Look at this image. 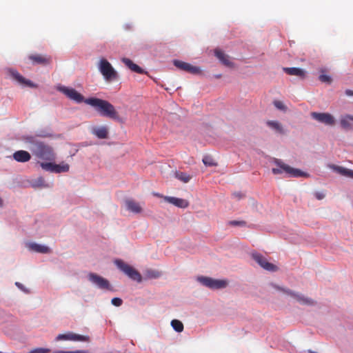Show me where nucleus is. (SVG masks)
I'll return each mask as SVG.
<instances>
[{
    "instance_id": "nucleus-1",
    "label": "nucleus",
    "mask_w": 353,
    "mask_h": 353,
    "mask_svg": "<svg viewBox=\"0 0 353 353\" xmlns=\"http://www.w3.org/2000/svg\"><path fill=\"white\" fill-rule=\"evenodd\" d=\"M24 143L28 145V148L38 159L46 161H53L55 154L53 148L45 142L39 140L34 136H26L23 139Z\"/></svg>"
},
{
    "instance_id": "nucleus-2",
    "label": "nucleus",
    "mask_w": 353,
    "mask_h": 353,
    "mask_svg": "<svg viewBox=\"0 0 353 353\" xmlns=\"http://www.w3.org/2000/svg\"><path fill=\"white\" fill-rule=\"evenodd\" d=\"M85 103L92 107L102 117L112 120H119V112L108 101L96 97H90L85 99Z\"/></svg>"
},
{
    "instance_id": "nucleus-3",
    "label": "nucleus",
    "mask_w": 353,
    "mask_h": 353,
    "mask_svg": "<svg viewBox=\"0 0 353 353\" xmlns=\"http://www.w3.org/2000/svg\"><path fill=\"white\" fill-rule=\"evenodd\" d=\"M85 103L92 107L102 117L112 120H119V112L108 101L96 97H90L85 99Z\"/></svg>"
},
{
    "instance_id": "nucleus-4",
    "label": "nucleus",
    "mask_w": 353,
    "mask_h": 353,
    "mask_svg": "<svg viewBox=\"0 0 353 353\" xmlns=\"http://www.w3.org/2000/svg\"><path fill=\"white\" fill-rule=\"evenodd\" d=\"M274 163L278 166V168L272 169V172L274 174H281L284 172L288 177H307L309 176L308 174L301 170L294 168L285 163L281 159H275Z\"/></svg>"
},
{
    "instance_id": "nucleus-5",
    "label": "nucleus",
    "mask_w": 353,
    "mask_h": 353,
    "mask_svg": "<svg viewBox=\"0 0 353 353\" xmlns=\"http://www.w3.org/2000/svg\"><path fill=\"white\" fill-rule=\"evenodd\" d=\"M196 279L203 285L212 290L223 289L228 285V281L224 279H215L204 276H198Z\"/></svg>"
},
{
    "instance_id": "nucleus-6",
    "label": "nucleus",
    "mask_w": 353,
    "mask_h": 353,
    "mask_svg": "<svg viewBox=\"0 0 353 353\" xmlns=\"http://www.w3.org/2000/svg\"><path fill=\"white\" fill-rule=\"evenodd\" d=\"M114 263L119 269H120L124 274H125L131 279L136 281L139 283L141 282L142 276L141 274L136 270L131 265L125 263L121 259H117Z\"/></svg>"
},
{
    "instance_id": "nucleus-7",
    "label": "nucleus",
    "mask_w": 353,
    "mask_h": 353,
    "mask_svg": "<svg viewBox=\"0 0 353 353\" xmlns=\"http://www.w3.org/2000/svg\"><path fill=\"white\" fill-rule=\"evenodd\" d=\"M99 69L106 81H110L118 78V74L112 65L105 59L100 60Z\"/></svg>"
},
{
    "instance_id": "nucleus-8",
    "label": "nucleus",
    "mask_w": 353,
    "mask_h": 353,
    "mask_svg": "<svg viewBox=\"0 0 353 353\" xmlns=\"http://www.w3.org/2000/svg\"><path fill=\"white\" fill-rule=\"evenodd\" d=\"M58 90L65 94L69 99L77 103H85V99L84 97L74 88L66 86H60L58 88Z\"/></svg>"
},
{
    "instance_id": "nucleus-9",
    "label": "nucleus",
    "mask_w": 353,
    "mask_h": 353,
    "mask_svg": "<svg viewBox=\"0 0 353 353\" xmlns=\"http://www.w3.org/2000/svg\"><path fill=\"white\" fill-rule=\"evenodd\" d=\"M310 115L312 119L327 125L335 124L334 117L330 113L312 112Z\"/></svg>"
},
{
    "instance_id": "nucleus-10",
    "label": "nucleus",
    "mask_w": 353,
    "mask_h": 353,
    "mask_svg": "<svg viewBox=\"0 0 353 353\" xmlns=\"http://www.w3.org/2000/svg\"><path fill=\"white\" fill-rule=\"evenodd\" d=\"M252 258L263 269L275 272L277 270V267L272 263H269L267 259L261 254L254 252L252 254Z\"/></svg>"
},
{
    "instance_id": "nucleus-11",
    "label": "nucleus",
    "mask_w": 353,
    "mask_h": 353,
    "mask_svg": "<svg viewBox=\"0 0 353 353\" xmlns=\"http://www.w3.org/2000/svg\"><path fill=\"white\" fill-rule=\"evenodd\" d=\"M89 280L94 283L96 285H97L101 289H105L109 290L110 289V283L109 281L104 279L103 277L97 275L94 273H90L88 276Z\"/></svg>"
},
{
    "instance_id": "nucleus-12",
    "label": "nucleus",
    "mask_w": 353,
    "mask_h": 353,
    "mask_svg": "<svg viewBox=\"0 0 353 353\" xmlns=\"http://www.w3.org/2000/svg\"><path fill=\"white\" fill-rule=\"evenodd\" d=\"M173 63H174V65L177 68H179L181 70H183V71H186L189 73L195 74H199L201 72V70L199 68L193 66L188 63H186V62H184L182 61H179V60H174Z\"/></svg>"
},
{
    "instance_id": "nucleus-13",
    "label": "nucleus",
    "mask_w": 353,
    "mask_h": 353,
    "mask_svg": "<svg viewBox=\"0 0 353 353\" xmlns=\"http://www.w3.org/2000/svg\"><path fill=\"white\" fill-rule=\"evenodd\" d=\"M57 341L69 340V341H89V337L87 336L74 334L73 332H68L67 334H60L57 338Z\"/></svg>"
},
{
    "instance_id": "nucleus-14",
    "label": "nucleus",
    "mask_w": 353,
    "mask_h": 353,
    "mask_svg": "<svg viewBox=\"0 0 353 353\" xmlns=\"http://www.w3.org/2000/svg\"><path fill=\"white\" fill-rule=\"evenodd\" d=\"M279 289L281 290L285 293L290 295L291 296H292L294 299H295L298 302H299L301 304H303V305H314V301L312 299L307 298V297H305L303 295H302L301 294L294 292H292L290 290H287V289H281L280 288Z\"/></svg>"
},
{
    "instance_id": "nucleus-15",
    "label": "nucleus",
    "mask_w": 353,
    "mask_h": 353,
    "mask_svg": "<svg viewBox=\"0 0 353 353\" xmlns=\"http://www.w3.org/2000/svg\"><path fill=\"white\" fill-rule=\"evenodd\" d=\"M28 58L34 64L48 65L52 61L50 57L39 54H30Z\"/></svg>"
},
{
    "instance_id": "nucleus-16",
    "label": "nucleus",
    "mask_w": 353,
    "mask_h": 353,
    "mask_svg": "<svg viewBox=\"0 0 353 353\" xmlns=\"http://www.w3.org/2000/svg\"><path fill=\"white\" fill-rule=\"evenodd\" d=\"M328 168L332 169L333 171L339 174L341 176H345L347 178L353 179V170L345 168L342 166L336 165L334 164H329Z\"/></svg>"
},
{
    "instance_id": "nucleus-17",
    "label": "nucleus",
    "mask_w": 353,
    "mask_h": 353,
    "mask_svg": "<svg viewBox=\"0 0 353 353\" xmlns=\"http://www.w3.org/2000/svg\"><path fill=\"white\" fill-rule=\"evenodd\" d=\"M9 74L14 79L17 81L19 83L21 84H25L30 87H36V85L32 83L30 81L26 80L24 77H23L17 70L14 69H9L8 70Z\"/></svg>"
},
{
    "instance_id": "nucleus-18",
    "label": "nucleus",
    "mask_w": 353,
    "mask_h": 353,
    "mask_svg": "<svg viewBox=\"0 0 353 353\" xmlns=\"http://www.w3.org/2000/svg\"><path fill=\"white\" fill-rule=\"evenodd\" d=\"M214 54L224 65L229 68L234 66V63L230 61L229 56L225 54L222 50L216 49L214 50Z\"/></svg>"
},
{
    "instance_id": "nucleus-19",
    "label": "nucleus",
    "mask_w": 353,
    "mask_h": 353,
    "mask_svg": "<svg viewBox=\"0 0 353 353\" xmlns=\"http://www.w3.org/2000/svg\"><path fill=\"white\" fill-rule=\"evenodd\" d=\"M13 159L20 163H26L30 160V154L26 150H17L12 154Z\"/></svg>"
},
{
    "instance_id": "nucleus-20",
    "label": "nucleus",
    "mask_w": 353,
    "mask_h": 353,
    "mask_svg": "<svg viewBox=\"0 0 353 353\" xmlns=\"http://www.w3.org/2000/svg\"><path fill=\"white\" fill-rule=\"evenodd\" d=\"M164 200L167 202L173 204L175 206L181 208H185L188 206L189 203L188 201L173 196H165Z\"/></svg>"
},
{
    "instance_id": "nucleus-21",
    "label": "nucleus",
    "mask_w": 353,
    "mask_h": 353,
    "mask_svg": "<svg viewBox=\"0 0 353 353\" xmlns=\"http://www.w3.org/2000/svg\"><path fill=\"white\" fill-rule=\"evenodd\" d=\"M340 124L342 128L345 130H350L353 129V116L350 114H345L342 116L340 119Z\"/></svg>"
},
{
    "instance_id": "nucleus-22",
    "label": "nucleus",
    "mask_w": 353,
    "mask_h": 353,
    "mask_svg": "<svg viewBox=\"0 0 353 353\" xmlns=\"http://www.w3.org/2000/svg\"><path fill=\"white\" fill-rule=\"evenodd\" d=\"M125 206L128 210L134 214L141 213L143 210L139 203L132 199H127L125 201Z\"/></svg>"
},
{
    "instance_id": "nucleus-23",
    "label": "nucleus",
    "mask_w": 353,
    "mask_h": 353,
    "mask_svg": "<svg viewBox=\"0 0 353 353\" xmlns=\"http://www.w3.org/2000/svg\"><path fill=\"white\" fill-rule=\"evenodd\" d=\"M92 133L97 138L103 139L108 137V128L106 126L94 127L92 129Z\"/></svg>"
},
{
    "instance_id": "nucleus-24",
    "label": "nucleus",
    "mask_w": 353,
    "mask_h": 353,
    "mask_svg": "<svg viewBox=\"0 0 353 353\" xmlns=\"http://www.w3.org/2000/svg\"><path fill=\"white\" fill-rule=\"evenodd\" d=\"M121 61L132 71L137 72L138 74L145 73V71L141 67L134 63L132 61H131L130 59L123 58Z\"/></svg>"
},
{
    "instance_id": "nucleus-25",
    "label": "nucleus",
    "mask_w": 353,
    "mask_h": 353,
    "mask_svg": "<svg viewBox=\"0 0 353 353\" xmlns=\"http://www.w3.org/2000/svg\"><path fill=\"white\" fill-rule=\"evenodd\" d=\"M121 61L132 71L137 72L138 74L145 73V71L141 67L134 63L132 61H131L130 59L123 58Z\"/></svg>"
},
{
    "instance_id": "nucleus-26",
    "label": "nucleus",
    "mask_w": 353,
    "mask_h": 353,
    "mask_svg": "<svg viewBox=\"0 0 353 353\" xmlns=\"http://www.w3.org/2000/svg\"><path fill=\"white\" fill-rule=\"evenodd\" d=\"M29 250L39 253H50V249L45 245H39L35 243H30L28 244Z\"/></svg>"
},
{
    "instance_id": "nucleus-27",
    "label": "nucleus",
    "mask_w": 353,
    "mask_h": 353,
    "mask_svg": "<svg viewBox=\"0 0 353 353\" xmlns=\"http://www.w3.org/2000/svg\"><path fill=\"white\" fill-rule=\"evenodd\" d=\"M283 70L289 75L299 77L304 79L305 72L304 70L299 68H284Z\"/></svg>"
},
{
    "instance_id": "nucleus-28",
    "label": "nucleus",
    "mask_w": 353,
    "mask_h": 353,
    "mask_svg": "<svg viewBox=\"0 0 353 353\" xmlns=\"http://www.w3.org/2000/svg\"><path fill=\"white\" fill-rule=\"evenodd\" d=\"M267 125L274 129V130H276L277 132H279V134H284L285 133V131L281 125V124L276 121H268L267 122Z\"/></svg>"
},
{
    "instance_id": "nucleus-29",
    "label": "nucleus",
    "mask_w": 353,
    "mask_h": 353,
    "mask_svg": "<svg viewBox=\"0 0 353 353\" xmlns=\"http://www.w3.org/2000/svg\"><path fill=\"white\" fill-rule=\"evenodd\" d=\"M175 177L183 183H188L192 179V176L186 172H176Z\"/></svg>"
},
{
    "instance_id": "nucleus-30",
    "label": "nucleus",
    "mask_w": 353,
    "mask_h": 353,
    "mask_svg": "<svg viewBox=\"0 0 353 353\" xmlns=\"http://www.w3.org/2000/svg\"><path fill=\"white\" fill-rule=\"evenodd\" d=\"M70 166L68 163L54 164V173L66 172L69 170Z\"/></svg>"
},
{
    "instance_id": "nucleus-31",
    "label": "nucleus",
    "mask_w": 353,
    "mask_h": 353,
    "mask_svg": "<svg viewBox=\"0 0 353 353\" xmlns=\"http://www.w3.org/2000/svg\"><path fill=\"white\" fill-rule=\"evenodd\" d=\"M171 325L177 332H181L183 330V325L181 321L174 319L171 321Z\"/></svg>"
},
{
    "instance_id": "nucleus-32",
    "label": "nucleus",
    "mask_w": 353,
    "mask_h": 353,
    "mask_svg": "<svg viewBox=\"0 0 353 353\" xmlns=\"http://www.w3.org/2000/svg\"><path fill=\"white\" fill-rule=\"evenodd\" d=\"M144 274L147 279H157L161 276V273L154 270H147Z\"/></svg>"
},
{
    "instance_id": "nucleus-33",
    "label": "nucleus",
    "mask_w": 353,
    "mask_h": 353,
    "mask_svg": "<svg viewBox=\"0 0 353 353\" xmlns=\"http://www.w3.org/2000/svg\"><path fill=\"white\" fill-rule=\"evenodd\" d=\"M41 167L42 169L46 171H50L51 172H54V163L49 162V163H44L41 162L40 163Z\"/></svg>"
},
{
    "instance_id": "nucleus-34",
    "label": "nucleus",
    "mask_w": 353,
    "mask_h": 353,
    "mask_svg": "<svg viewBox=\"0 0 353 353\" xmlns=\"http://www.w3.org/2000/svg\"><path fill=\"white\" fill-rule=\"evenodd\" d=\"M32 186L34 188H42L46 187L45 180L43 177L40 176L34 180L32 183Z\"/></svg>"
},
{
    "instance_id": "nucleus-35",
    "label": "nucleus",
    "mask_w": 353,
    "mask_h": 353,
    "mask_svg": "<svg viewBox=\"0 0 353 353\" xmlns=\"http://www.w3.org/2000/svg\"><path fill=\"white\" fill-rule=\"evenodd\" d=\"M319 79L321 82L326 83L327 84H330L332 81V79L330 76L324 74H321Z\"/></svg>"
},
{
    "instance_id": "nucleus-36",
    "label": "nucleus",
    "mask_w": 353,
    "mask_h": 353,
    "mask_svg": "<svg viewBox=\"0 0 353 353\" xmlns=\"http://www.w3.org/2000/svg\"><path fill=\"white\" fill-rule=\"evenodd\" d=\"M203 162L205 165L213 166L215 165L216 163L214 162L213 159L208 156H205L203 159Z\"/></svg>"
},
{
    "instance_id": "nucleus-37",
    "label": "nucleus",
    "mask_w": 353,
    "mask_h": 353,
    "mask_svg": "<svg viewBox=\"0 0 353 353\" xmlns=\"http://www.w3.org/2000/svg\"><path fill=\"white\" fill-rule=\"evenodd\" d=\"M274 105L279 110H283V111H285L287 110L286 106L281 101H274Z\"/></svg>"
},
{
    "instance_id": "nucleus-38",
    "label": "nucleus",
    "mask_w": 353,
    "mask_h": 353,
    "mask_svg": "<svg viewBox=\"0 0 353 353\" xmlns=\"http://www.w3.org/2000/svg\"><path fill=\"white\" fill-rule=\"evenodd\" d=\"M229 224L232 226H245L246 222L244 221H231Z\"/></svg>"
},
{
    "instance_id": "nucleus-39",
    "label": "nucleus",
    "mask_w": 353,
    "mask_h": 353,
    "mask_svg": "<svg viewBox=\"0 0 353 353\" xmlns=\"http://www.w3.org/2000/svg\"><path fill=\"white\" fill-rule=\"evenodd\" d=\"M50 352L49 349L39 347L32 350L30 351V353H48Z\"/></svg>"
},
{
    "instance_id": "nucleus-40",
    "label": "nucleus",
    "mask_w": 353,
    "mask_h": 353,
    "mask_svg": "<svg viewBox=\"0 0 353 353\" xmlns=\"http://www.w3.org/2000/svg\"><path fill=\"white\" fill-rule=\"evenodd\" d=\"M111 303L112 305L117 307H119L122 305L123 301L121 299L116 297L112 299Z\"/></svg>"
},
{
    "instance_id": "nucleus-41",
    "label": "nucleus",
    "mask_w": 353,
    "mask_h": 353,
    "mask_svg": "<svg viewBox=\"0 0 353 353\" xmlns=\"http://www.w3.org/2000/svg\"><path fill=\"white\" fill-rule=\"evenodd\" d=\"M53 353H88L84 350H76V351H64V350H57L53 352Z\"/></svg>"
},
{
    "instance_id": "nucleus-42",
    "label": "nucleus",
    "mask_w": 353,
    "mask_h": 353,
    "mask_svg": "<svg viewBox=\"0 0 353 353\" xmlns=\"http://www.w3.org/2000/svg\"><path fill=\"white\" fill-rule=\"evenodd\" d=\"M315 196L317 199L321 200L325 197V194L323 192H317L315 193Z\"/></svg>"
},
{
    "instance_id": "nucleus-43",
    "label": "nucleus",
    "mask_w": 353,
    "mask_h": 353,
    "mask_svg": "<svg viewBox=\"0 0 353 353\" xmlns=\"http://www.w3.org/2000/svg\"><path fill=\"white\" fill-rule=\"evenodd\" d=\"M15 285H17L19 289H21V290H23V291H25L24 287H23V285L21 283H19V282H16V283H15Z\"/></svg>"
},
{
    "instance_id": "nucleus-44",
    "label": "nucleus",
    "mask_w": 353,
    "mask_h": 353,
    "mask_svg": "<svg viewBox=\"0 0 353 353\" xmlns=\"http://www.w3.org/2000/svg\"><path fill=\"white\" fill-rule=\"evenodd\" d=\"M345 94H346V95L350 96V97L353 96V90H346Z\"/></svg>"
},
{
    "instance_id": "nucleus-45",
    "label": "nucleus",
    "mask_w": 353,
    "mask_h": 353,
    "mask_svg": "<svg viewBox=\"0 0 353 353\" xmlns=\"http://www.w3.org/2000/svg\"><path fill=\"white\" fill-rule=\"evenodd\" d=\"M154 195L159 197L161 196V195L159 193H154Z\"/></svg>"
},
{
    "instance_id": "nucleus-46",
    "label": "nucleus",
    "mask_w": 353,
    "mask_h": 353,
    "mask_svg": "<svg viewBox=\"0 0 353 353\" xmlns=\"http://www.w3.org/2000/svg\"><path fill=\"white\" fill-rule=\"evenodd\" d=\"M221 76V74H217L216 77V78H220Z\"/></svg>"
}]
</instances>
